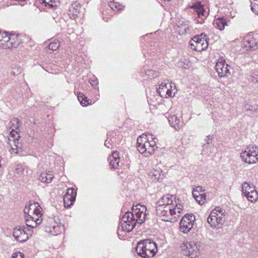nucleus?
I'll return each mask as SVG.
<instances>
[{"instance_id": "obj_1", "label": "nucleus", "mask_w": 258, "mask_h": 258, "mask_svg": "<svg viewBox=\"0 0 258 258\" xmlns=\"http://www.w3.org/2000/svg\"><path fill=\"white\" fill-rule=\"evenodd\" d=\"M173 195L167 194L160 198L157 203L156 214L164 221H176L180 216L183 206L173 204Z\"/></svg>"}, {"instance_id": "obj_41", "label": "nucleus", "mask_w": 258, "mask_h": 258, "mask_svg": "<svg viewBox=\"0 0 258 258\" xmlns=\"http://www.w3.org/2000/svg\"><path fill=\"white\" fill-rule=\"evenodd\" d=\"M109 142H108L107 140H106V141H105V144H104V145H105V146L106 147H107L108 148H110V146H109Z\"/></svg>"}, {"instance_id": "obj_12", "label": "nucleus", "mask_w": 258, "mask_h": 258, "mask_svg": "<svg viewBox=\"0 0 258 258\" xmlns=\"http://www.w3.org/2000/svg\"><path fill=\"white\" fill-rule=\"evenodd\" d=\"M2 39L0 40V47L4 49H10L16 47L17 45L15 41V35H8L7 32H3Z\"/></svg>"}, {"instance_id": "obj_4", "label": "nucleus", "mask_w": 258, "mask_h": 258, "mask_svg": "<svg viewBox=\"0 0 258 258\" xmlns=\"http://www.w3.org/2000/svg\"><path fill=\"white\" fill-rule=\"evenodd\" d=\"M158 139L153 137L152 135L143 134L137 139V148L138 151L145 156L153 155L157 148L156 143Z\"/></svg>"}, {"instance_id": "obj_3", "label": "nucleus", "mask_w": 258, "mask_h": 258, "mask_svg": "<svg viewBox=\"0 0 258 258\" xmlns=\"http://www.w3.org/2000/svg\"><path fill=\"white\" fill-rule=\"evenodd\" d=\"M24 213L27 227L34 228L42 222V208L38 203H31L26 205Z\"/></svg>"}, {"instance_id": "obj_16", "label": "nucleus", "mask_w": 258, "mask_h": 258, "mask_svg": "<svg viewBox=\"0 0 258 258\" xmlns=\"http://www.w3.org/2000/svg\"><path fill=\"white\" fill-rule=\"evenodd\" d=\"M243 44L246 50L251 49L255 50L258 48V40L250 34L244 38Z\"/></svg>"}, {"instance_id": "obj_29", "label": "nucleus", "mask_w": 258, "mask_h": 258, "mask_svg": "<svg viewBox=\"0 0 258 258\" xmlns=\"http://www.w3.org/2000/svg\"><path fill=\"white\" fill-rule=\"evenodd\" d=\"M60 46L59 42L58 41H54L50 42L48 45V49L52 51L56 50Z\"/></svg>"}, {"instance_id": "obj_34", "label": "nucleus", "mask_w": 258, "mask_h": 258, "mask_svg": "<svg viewBox=\"0 0 258 258\" xmlns=\"http://www.w3.org/2000/svg\"><path fill=\"white\" fill-rule=\"evenodd\" d=\"M42 3L44 4L46 6L48 5L51 8L56 6V5L52 4V0H42Z\"/></svg>"}, {"instance_id": "obj_37", "label": "nucleus", "mask_w": 258, "mask_h": 258, "mask_svg": "<svg viewBox=\"0 0 258 258\" xmlns=\"http://www.w3.org/2000/svg\"><path fill=\"white\" fill-rule=\"evenodd\" d=\"M90 82L91 85L93 87L96 86L98 84V82L96 80H92L91 79L90 80Z\"/></svg>"}, {"instance_id": "obj_11", "label": "nucleus", "mask_w": 258, "mask_h": 258, "mask_svg": "<svg viewBox=\"0 0 258 258\" xmlns=\"http://www.w3.org/2000/svg\"><path fill=\"white\" fill-rule=\"evenodd\" d=\"M195 220V216L191 214L184 215L180 222V231L184 233H188L193 227Z\"/></svg>"}, {"instance_id": "obj_24", "label": "nucleus", "mask_w": 258, "mask_h": 258, "mask_svg": "<svg viewBox=\"0 0 258 258\" xmlns=\"http://www.w3.org/2000/svg\"><path fill=\"white\" fill-rule=\"evenodd\" d=\"M198 250V246L194 243L191 247L189 246V250L188 251L187 255L191 258H195L197 255Z\"/></svg>"}, {"instance_id": "obj_23", "label": "nucleus", "mask_w": 258, "mask_h": 258, "mask_svg": "<svg viewBox=\"0 0 258 258\" xmlns=\"http://www.w3.org/2000/svg\"><path fill=\"white\" fill-rule=\"evenodd\" d=\"M80 7L76 4H73L69 10L68 15L71 19H75L79 13Z\"/></svg>"}, {"instance_id": "obj_15", "label": "nucleus", "mask_w": 258, "mask_h": 258, "mask_svg": "<svg viewBox=\"0 0 258 258\" xmlns=\"http://www.w3.org/2000/svg\"><path fill=\"white\" fill-rule=\"evenodd\" d=\"M229 67V65L225 63V61L224 60L222 59H219L215 66V69L218 74V76L220 77H223L229 74L230 72L228 69Z\"/></svg>"}, {"instance_id": "obj_25", "label": "nucleus", "mask_w": 258, "mask_h": 258, "mask_svg": "<svg viewBox=\"0 0 258 258\" xmlns=\"http://www.w3.org/2000/svg\"><path fill=\"white\" fill-rule=\"evenodd\" d=\"M78 99L80 103L84 106H86L89 104V100L87 99V97L82 93L79 92L78 93Z\"/></svg>"}, {"instance_id": "obj_47", "label": "nucleus", "mask_w": 258, "mask_h": 258, "mask_svg": "<svg viewBox=\"0 0 258 258\" xmlns=\"http://www.w3.org/2000/svg\"><path fill=\"white\" fill-rule=\"evenodd\" d=\"M1 36H2V33L0 32V37H1Z\"/></svg>"}, {"instance_id": "obj_6", "label": "nucleus", "mask_w": 258, "mask_h": 258, "mask_svg": "<svg viewBox=\"0 0 258 258\" xmlns=\"http://www.w3.org/2000/svg\"><path fill=\"white\" fill-rule=\"evenodd\" d=\"M225 210L220 207L215 208L207 218V222L212 228H221L224 224L227 217Z\"/></svg>"}, {"instance_id": "obj_33", "label": "nucleus", "mask_w": 258, "mask_h": 258, "mask_svg": "<svg viewBox=\"0 0 258 258\" xmlns=\"http://www.w3.org/2000/svg\"><path fill=\"white\" fill-rule=\"evenodd\" d=\"M250 80L253 83L258 82V73H252L250 76Z\"/></svg>"}, {"instance_id": "obj_21", "label": "nucleus", "mask_w": 258, "mask_h": 258, "mask_svg": "<svg viewBox=\"0 0 258 258\" xmlns=\"http://www.w3.org/2000/svg\"><path fill=\"white\" fill-rule=\"evenodd\" d=\"M213 25L215 28L222 31L224 29L225 26H227V19L222 17L216 19L214 22Z\"/></svg>"}, {"instance_id": "obj_13", "label": "nucleus", "mask_w": 258, "mask_h": 258, "mask_svg": "<svg viewBox=\"0 0 258 258\" xmlns=\"http://www.w3.org/2000/svg\"><path fill=\"white\" fill-rule=\"evenodd\" d=\"M172 86L171 83L164 81L162 82L157 89L158 93L162 97H168L174 96L175 92H173L175 88L172 89Z\"/></svg>"}, {"instance_id": "obj_40", "label": "nucleus", "mask_w": 258, "mask_h": 258, "mask_svg": "<svg viewBox=\"0 0 258 258\" xmlns=\"http://www.w3.org/2000/svg\"><path fill=\"white\" fill-rule=\"evenodd\" d=\"M114 8L117 10H120L121 9V6L120 5H117V4H114Z\"/></svg>"}, {"instance_id": "obj_32", "label": "nucleus", "mask_w": 258, "mask_h": 258, "mask_svg": "<svg viewBox=\"0 0 258 258\" xmlns=\"http://www.w3.org/2000/svg\"><path fill=\"white\" fill-rule=\"evenodd\" d=\"M196 200L199 204L203 205L206 200V195L204 194H200L198 196V198H197Z\"/></svg>"}, {"instance_id": "obj_18", "label": "nucleus", "mask_w": 258, "mask_h": 258, "mask_svg": "<svg viewBox=\"0 0 258 258\" xmlns=\"http://www.w3.org/2000/svg\"><path fill=\"white\" fill-rule=\"evenodd\" d=\"M168 120L170 125L174 127L176 130L181 128L183 123L180 119L178 118L176 115H173L168 117Z\"/></svg>"}, {"instance_id": "obj_7", "label": "nucleus", "mask_w": 258, "mask_h": 258, "mask_svg": "<svg viewBox=\"0 0 258 258\" xmlns=\"http://www.w3.org/2000/svg\"><path fill=\"white\" fill-rule=\"evenodd\" d=\"M209 38L203 33L195 36L189 42L190 48L198 51L206 49L209 45Z\"/></svg>"}, {"instance_id": "obj_45", "label": "nucleus", "mask_w": 258, "mask_h": 258, "mask_svg": "<svg viewBox=\"0 0 258 258\" xmlns=\"http://www.w3.org/2000/svg\"><path fill=\"white\" fill-rule=\"evenodd\" d=\"M56 1L57 0H52V4H53L54 5H56Z\"/></svg>"}, {"instance_id": "obj_46", "label": "nucleus", "mask_w": 258, "mask_h": 258, "mask_svg": "<svg viewBox=\"0 0 258 258\" xmlns=\"http://www.w3.org/2000/svg\"><path fill=\"white\" fill-rule=\"evenodd\" d=\"M11 74L15 75V72H14V71H12L11 72Z\"/></svg>"}, {"instance_id": "obj_8", "label": "nucleus", "mask_w": 258, "mask_h": 258, "mask_svg": "<svg viewBox=\"0 0 258 258\" xmlns=\"http://www.w3.org/2000/svg\"><path fill=\"white\" fill-rule=\"evenodd\" d=\"M63 230V226L60 223L58 217L49 218L45 226V231L51 233L53 235H57L61 233Z\"/></svg>"}, {"instance_id": "obj_17", "label": "nucleus", "mask_w": 258, "mask_h": 258, "mask_svg": "<svg viewBox=\"0 0 258 258\" xmlns=\"http://www.w3.org/2000/svg\"><path fill=\"white\" fill-rule=\"evenodd\" d=\"M14 130L13 129L12 131L11 132L10 135H12V137L13 138V140L12 143H10V145L11 146L10 151L12 153L16 154L22 151V144L19 142L18 138H20V137L18 136L17 137L14 138Z\"/></svg>"}, {"instance_id": "obj_36", "label": "nucleus", "mask_w": 258, "mask_h": 258, "mask_svg": "<svg viewBox=\"0 0 258 258\" xmlns=\"http://www.w3.org/2000/svg\"><path fill=\"white\" fill-rule=\"evenodd\" d=\"M200 195V194H198L196 190L193 189L192 190V196L194 199L196 200L197 198H198V196Z\"/></svg>"}, {"instance_id": "obj_44", "label": "nucleus", "mask_w": 258, "mask_h": 258, "mask_svg": "<svg viewBox=\"0 0 258 258\" xmlns=\"http://www.w3.org/2000/svg\"><path fill=\"white\" fill-rule=\"evenodd\" d=\"M31 172H32V171H31V170H29V169H27V170H26V173H27V174H28V173H31Z\"/></svg>"}, {"instance_id": "obj_20", "label": "nucleus", "mask_w": 258, "mask_h": 258, "mask_svg": "<svg viewBox=\"0 0 258 258\" xmlns=\"http://www.w3.org/2000/svg\"><path fill=\"white\" fill-rule=\"evenodd\" d=\"M191 8L195 10V12L200 18L205 17V9L201 3L197 2L190 7Z\"/></svg>"}, {"instance_id": "obj_26", "label": "nucleus", "mask_w": 258, "mask_h": 258, "mask_svg": "<svg viewBox=\"0 0 258 258\" xmlns=\"http://www.w3.org/2000/svg\"><path fill=\"white\" fill-rule=\"evenodd\" d=\"M75 200L69 196H64L63 197V203L64 206L66 208H70L73 205Z\"/></svg>"}, {"instance_id": "obj_5", "label": "nucleus", "mask_w": 258, "mask_h": 258, "mask_svg": "<svg viewBox=\"0 0 258 258\" xmlns=\"http://www.w3.org/2000/svg\"><path fill=\"white\" fill-rule=\"evenodd\" d=\"M136 252L139 255L142 257H151L157 253V246L153 241L148 239H145L138 243Z\"/></svg>"}, {"instance_id": "obj_19", "label": "nucleus", "mask_w": 258, "mask_h": 258, "mask_svg": "<svg viewBox=\"0 0 258 258\" xmlns=\"http://www.w3.org/2000/svg\"><path fill=\"white\" fill-rule=\"evenodd\" d=\"M108 161H109L110 166L113 168H116L119 166V152L118 151H114L111 156H109Z\"/></svg>"}, {"instance_id": "obj_10", "label": "nucleus", "mask_w": 258, "mask_h": 258, "mask_svg": "<svg viewBox=\"0 0 258 258\" xmlns=\"http://www.w3.org/2000/svg\"><path fill=\"white\" fill-rule=\"evenodd\" d=\"M242 191L247 200L251 203L256 202L258 199V193L252 184L243 183L242 185Z\"/></svg>"}, {"instance_id": "obj_2", "label": "nucleus", "mask_w": 258, "mask_h": 258, "mask_svg": "<svg viewBox=\"0 0 258 258\" xmlns=\"http://www.w3.org/2000/svg\"><path fill=\"white\" fill-rule=\"evenodd\" d=\"M133 212H126L121 220V227L124 231L131 232L135 227L136 223L140 225L143 223L146 217V208L140 204L134 206L132 208Z\"/></svg>"}, {"instance_id": "obj_30", "label": "nucleus", "mask_w": 258, "mask_h": 258, "mask_svg": "<svg viewBox=\"0 0 258 258\" xmlns=\"http://www.w3.org/2000/svg\"><path fill=\"white\" fill-rule=\"evenodd\" d=\"M77 195L76 190L72 188H68L67 191L64 196H69V197H71L74 199H76V197Z\"/></svg>"}, {"instance_id": "obj_27", "label": "nucleus", "mask_w": 258, "mask_h": 258, "mask_svg": "<svg viewBox=\"0 0 258 258\" xmlns=\"http://www.w3.org/2000/svg\"><path fill=\"white\" fill-rule=\"evenodd\" d=\"M194 244V242H184L181 245V249L183 251L185 255H187L188 251L189 250V246L191 247L192 244Z\"/></svg>"}, {"instance_id": "obj_39", "label": "nucleus", "mask_w": 258, "mask_h": 258, "mask_svg": "<svg viewBox=\"0 0 258 258\" xmlns=\"http://www.w3.org/2000/svg\"><path fill=\"white\" fill-rule=\"evenodd\" d=\"M19 253H21L19 252V253H13L12 255V258H20Z\"/></svg>"}, {"instance_id": "obj_28", "label": "nucleus", "mask_w": 258, "mask_h": 258, "mask_svg": "<svg viewBox=\"0 0 258 258\" xmlns=\"http://www.w3.org/2000/svg\"><path fill=\"white\" fill-rule=\"evenodd\" d=\"M149 175L151 176L152 178L155 180H159L161 178H163L161 172L158 170H154L150 172Z\"/></svg>"}, {"instance_id": "obj_35", "label": "nucleus", "mask_w": 258, "mask_h": 258, "mask_svg": "<svg viewBox=\"0 0 258 258\" xmlns=\"http://www.w3.org/2000/svg\"><path fill=\"white\" fill-rule=\"evenodd\" d=\"M195 190L197 191L198 194H200V192H204L205 191V189L200 186H198L196 187V188H194Z\"/></svg>"}, {"instance_id": "obj_38", "label": "nucleus", "mask_w": 258, "mask_h": 258, "mask_svg": "<svg viewBox=\"0 0 258 258\" xmlns=\"http://www.w3.org/2000/svg\"><path fill=\"white\" fill-rule=\"evenodd\" d=\"M12 122L13 124H15V123H16V126L15 127H18L19 126V121L18 119L14 118V119H13Z\"/></svg>"}, {"instance_id": "obj_42", "label": "nucleus", "mask_w": 258, "mask_h": 258, "mask_svg": "<svg viewBox=\"0 0 258 258\" xmlns=\"http://www.w3.org/2000/svg\"><path fill=\"white\" fill-rule=\"evenodd\" d=\"M207 137L208 138V141L207 142V144L209 145L210 144V142H209V140H212V138H211V137L210 135L208 136Z\"/></svg>"}, {"instance_id": "obj_43", "label": "nucleus", "mask_w": 258, "mask_h": 258, "mask_svg": "<svg viewBox=\"0 0 258 258\" xmlns=\"http://www.w3.org/2000/svg\"><path fill=\"white\" fill-rule=\"evenodd\" d=\"M114 4L115 3H111L110 5V8L112 9H113L114 8Z\"/></svg>"}, {"instance_id": "obj_22", "label": "nucleus", "mask_w": 258, "mask_h": 258, "mask_svg": "<svg viewBox=\"0 0 258 258\" xmlns=\"http://www.w3.org/2000/svg\"><path fill=\"white\" fill-rule=\"evenodd\" d=\"M54 176L51 171H47L42 172L39 177V180L42 182L50 183L51 182Z\"/></svg>"}, {"instance_id": "obj_31", "label": "nucleus", "mask_w": 258, "mask_h": 258, "mask_svg": "<svg viewBox=\"0 0 258 258\" xmlns=\"http://www.w3.org/2000/svg\"><path fill=\"white\" fill-rule=\"evenodd\" d=\"M24 168L22 165L18 164L17 165L16 167L15 168V173H16L18 175H21L24 174Z\"/></svg>"}, {"instance_id": "obj_48", "label": "nucleus", "mask_w": 258, "mask_h": 258, "mask_svg": "<svg viewBox=\"0 0 258 258\" xmlns=\"http://www.w3.org/2000/svg\"><path fill=\"white\" fill-rule=\"evenodd\" d=\"M1 39H2V37H0V40H1Z\"/></svg>"}, {"instance_id": "obj_14", "label": "nucleus", "mask_w": 258, "mask_h": 258, "mask_svg": "<svg viewBox=\"0 0 258 258\" xmlns=\"http://www.w3.org/2000/svg\"><path fill=\"white\" fill-rule=\"evenodd\" d=\"M27 231L30 232V230L24 226H17L14 230L13 236L18 241L23 242L29 238V233Z\"/></svg>"}, {"instance_id": "obj_9", "label": "nucleus", "mask_w": 258, "mask_h": 258, "mask_svg": "<svg viewBox=\"0 0 258 258\" xmlns=\"http://www.w3.org/2000/svg\"><path fill=\"white\" fill-rule=\"evenodd\" d=\"M242 160L248 164H254L258 161V149L249 147L241 154Z\"/></svg>"}]
</instances>
